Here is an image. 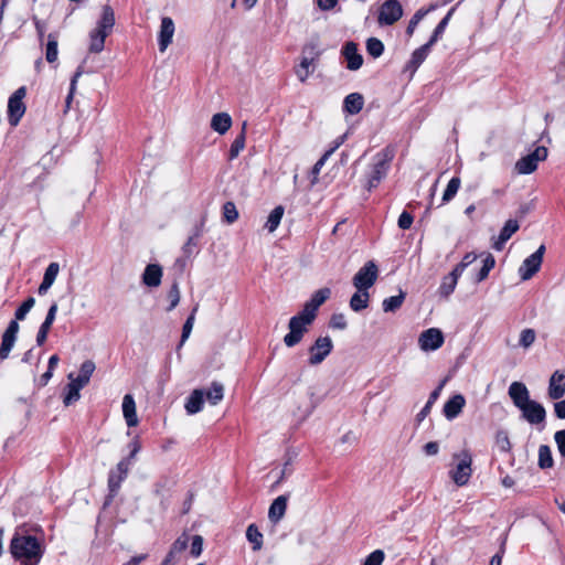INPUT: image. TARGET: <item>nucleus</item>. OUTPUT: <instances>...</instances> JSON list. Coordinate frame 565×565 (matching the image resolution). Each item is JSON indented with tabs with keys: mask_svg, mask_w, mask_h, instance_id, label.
Listing matches in <instances>:
<instances>
[{
	"mask_svg": "<svg viewBox=\"0 0 565 565\" xmlns=\"http://www.w3.org/2000/svg\"><path fill=\"white\" fill-rule=\"evenodd\" d=\"M545 245H541L533 254L526 257L519 268V275L522 280L531 279L541 268Z\"/></svg>",
	"mask_w": 565,
	"mask_h": 565,
	"instance_id": "nucleus-13",
	"label": "nucleus"
},
{
	"mask_svg": "<svg viewBox=\"0 0 565 565\" xmlns=\"http://www.w3.org/2000/svg\"><path fill=\"white\" fill-rule=\"evenodd\" d=\"M246 121L243 122V127L241 132L235 137L234 141L231 145L230 151H228V160H234L238 157L239 152L245 147L246 141Z\"/></svg>",
	"mask_w": 565,
	"mask_h": 565,
	"instance_id": "nucleus-32",
	"label": "nucleus"
},
{
	"mask_svg": "<svg viewBox=\"0 0 565 565\" xmlns=\"http://www.w3.org/2000/svg\"><path fill=\"white\" fill-rule=\"evenodd\" d=\"M128 447L130 448V452L124 459H129V468H130L132 465V460L136 457V455L140 451L141 446H140L139 440L137 438H135L132 441L129 443Z\"/></svg>",
	"mask_w": 565,
	"mask_h": 565,
	"instance_id": "nucleus-62",
	"label": "nucleus"
},
{
	"mask_svg": "<svg viewBox=\"0 0 565 565\" xmlns=\"http://www.w3.org/2000/svg\"><path fill=\"white\" fill-rule=\"evenodd\" d=\"M444 342V333L438 328H429L423 331L418 338L419 348L425 352L438 350Z\"/></svg>",
	"mask_w": 565,
	"mask_h": 565,
	"instance_id": "nucleus-14",
	"label": "nucleus"
},
{
	"mask_svg": "<svg viewBox=\"0 0 565 565\" xmlns=\"http://www.w3.org/2000/svg\"><path fill=\"white\" fill-rule=\"evenodd\" d=\"M508 394L514 406L521 411L522 417L531 425L545 422L546 411L544 406L530 398V392L524 383L513 382L509 386Z\"/></svg>",
	"mask_w": 565,
	"mask_h": 565,
	"instance_id": "nucleus-2",
	"label": "nucleus"
},
{
	"mask_svg": "<svg viewBox=\"0 0 565 565\" xmlns=\"http://www.w3.org/2000/svg\"><path fill=\"white\" fill-rule=\"evenodd\" d=\"M25 95L26 88L25 86H21L9 97L7 114L8 121L12 127H17L25 114L26 107L23 103Z\"/></svg>",
	"mask_w": 565,
	"mask_h": 565,
	"instance_id": "nucleus-8",
	"label": "nucleus"
},
{
	"mask_svg": "<svg viewBox=\"0 0 565 565\" xmlns=\"http://www.w3.org/2000/svg\"><path fill=\"white\" fill-rule=\"evenodd\" d=\"M329 326L332 329L344 330L348 327L345 316L343 313H333Z\"/></svg>",
	"mask_w": 565,
	"mask_h": 565,
	"instance_id": "nucleus-56",
	"label": "nucleus"
},
{
	"mask_svg": "<svg viewBox=\"0 0 565 565\" xmlns=\"http://www.w3.org/2000/svg\"><path fill=\"white\" fill-rule=\"evenodd\" d=\"M198 244L199 241L193 236H189L188 241L182 246V257L175 260V266L180 267L181 270L186 265V260L190 259L193 255L198 254Z\"/></svg>",
	"mask_w": 565,
	"mask_h": 565,
	"instance_id": "nucleus-28",
	"label": "nucleus"
},
{
	"mask_svg": "<svg viewBox=\"0 0 565 565\" xmlns=\"http://www.w3.org/2000/svg\"><path fill=\"white\" fill-rule=\"evenodd\" d=\"M316 2L321 11H330L338 6L339 0H317Z\"/></svg>",
	"mask_w": 565,
	"mask_h": 565,
	"instance_id": "nucleus-63",
	"label": "nucleus"
},
{
	"mask_svg": "<svg viewBox=\"0 0 565 565\" xmlns=\"http://www.w3.org/2000/svg\"><path fill=\"white\" fill-rule=\"evenodd\" d=\"M554 404L555 416L559 419H565V399H556Z\"/></svg>",
	"mask_w": 565,
	"mask_h": 565,
	"instance_id": "nucleus-64",
	"label": "nucleus"
},
{
	"mask_svg": "<svg viewBox=\"0 0 565 565\" xmlns=\"http://www.w3.org/2000/svg\"><path fill=\"white\" fill-rule=\"evenodd\" d=\"M95 369L96 365L94 361L86 360L81 364L79 373L76 377H73L72 373L68 375L71 382L66 385V393L63 398V403L65 406H70L81 398L79 392L89 383V380Z\"/></svg>",
	"mask_w": 565,
	"mask_h": 565,
	"instance_id": "nucleus-4",
	"label": "nucleus"
},
{
	"mask_svg": "<svg viewBox=\"0 0 565 565\" xmlns=\"http://www.w3.org/2000/svg\"><path fill=\"white\" fill-rule=\"evenodd\" d=\"M122 414L128 427H134L138 424L136 414V403L130 394H126L122 398Z\"/></svg>",
	"mask_w": 565,
	"mask_h": 565,
	"instance_id": "nucleus-25",
	"label": "nucleus"
},
{
	"mask_svg": "<svg viewBox=\"0 0 565 565\" xmlns=\"http://www.w3.org/2000/svg\"><path fill=\"white\" fill-rule=\"evenodd\" d=\"M435 9V6H430L428 8L418 9L414 15L408 21V25L406 28V35L412 36L418 25V23L428 14L430 11Z\"/></svg>",
	"mask_w": 565,
	"mask_h": 565,
	"instance_id": "nucleus-37",
	"label": "nucleus"
},
{
	"mask_svg": "<svg viewBox=\"0 0 565 565\" xmlns=\"http://www.w3.org/2000/svg\"><path fill=\"white\" fill-rule=\"evenodd\" d=\"M231 126L232 117L227 113H217L211 119V128L220 135L226 134Z\"/></svg>",
	"mask_w": 565,
	"mask_h": 565,
	"instance_id": "nucleus-30",
	"label": "nucleus"
},
{
	"mask_svg": "<svg viewBox=\"0 0 565 565\" xmlns=\"http://www.w3.org/2000/svg\"><path fill=\"white\" fill-rule=\"evenodd\" d=\"M82 74H83V68H82V66H78L76 72L74 73V75L71 78L70 92H68V94L66 96V99H65V103H66L67 107H70V105H71V102L73 99V95H74L75 89H76L77 81H78V78L81 77Z\"/></svg>",
	"mask_w": 565,
	"mask_h": 565,
	"instance_id": "nucleus-54",
	"label": "nucleus"
},
{
	"mask_svg": "<svg viewBox=\"0 0 565 565\" xmlns=\"http://www.w3.org/2000/svg\"><path fill=\"white\" fill-rule=\"evenodd\" d=\"M302 53L305 54V56H309L313 60H317L321 54L318 42L311 41L307 43L302 49Z\"/></svg>",
	"mask_w": 565,
	"mask_h": 565,
	"instance_id": "nucleus-57",
	"label": "nucleus"
},
{
	"mask_svg": "<svg viewBox=\"0 0 565 565\" xmlns=\"http://www.w3.org/2000/svg\"><path fill=\"white\" fill-rule=\"evenodd\" d=\"M9 550L12 557L21 565H38L44 554L41 542L29 533L25 525L15 529Z\"/></svg>",
	"mask_w": 565,
	"mask_h": 565,
	"instance_id": "nucleus-1",
	"label": "nucleus"
},
{
	"mask_svg": "<svg viewBox=\"0 0 565 565\" xmlns=\"http://www.w3.org/2000/svg\"><path fill=\"white\" fill-rule=\"evenodd\" d=\"M203 551V537L201 535H194L192 537L190 554L193 557H199Z\"/></svg>",
	"mask_w": 565,
	"mask_h": 565,
	"instance_id": "nucleus-59",
	"label": "nucleus"
},
{
	"mask_svg": "<svg viewBox=\"0 0 565 565\" xmlns=\"http://www.w3.org/2000/svg\"><path fill=\"white\" fill-rule=\"evenodd\" d=\"M57 36L53 33H50L47 35V43L45 47V58L49 63H54L57 61Z\"/></svg>",
	"mask_w": 565,
	"mask_h": 565,
	"instance_id": "nucleus-43",
	"label": "nucleus"
},
{
	"mask_svg": "<svg viewBox=\"0 0 565 565\" xmlns=\"http://www.w3.org/2000/svg\"><path fill=\"white\" fill-rule=\"evenodd\" d=\"M366 52L374 58L380 57L384 52V44L377 38H370L366 40Z\"/></svg>",
	"mask_w": 565,
	"mask_h": 565,
	"instance_id": "nucleus-47",
	"label": "nucleus"
},
{
	"mask_svg": "<svg viewBox=\"0 0 565 565\" xmlns=\"http://www.w3.org/2000/svg\"><path fill=\"white\" fill-rule=\"evenodd\" d=\"M35 303V299L33 297H28L15 310L14 317L17 320H24L26 315L33 308Z\"/></svg>",
	"mask_w": 565,
	"mask_h": 565,
	"instance_id": "nucleus-52",
	"label": "nucleus"
},
{
	"mask_svg": "<svg viewBox=\"0 0 565 565\" xmlns=\"http://www.w3.org/2000/svg\"><path fill=\"white\" fill-rule=\"evenodd\" d=\"M284 212L285 209L282 205H277L274 210H271L265 224V227L269 233H273L277 230L284 216Z\"/></svg>",
	"mask_w": 565,
	"mask_h": 565,
	"instance_id": "nucleus-41",
	"label": "nucleus"
},
{
	"mask_svg": "<svg viewBox=\"0 0 565 565\" xmlns=\"http://www.w3.org/2000/svg\"><path fill=\"white\" fill-rule=\"evenodd\" d=\"M364 106V98L360 93H351L343 100V111L350 115L359 114Z\"/></svg>",
	"mask_w": 565,
	"mask_h": 565,
	"instance_id": "nucleus-26",
	"label": "nucleus"
},
{
	"mask_svg": "<svg viewBox=\"0 0 565 565\" xmlns=\"http://www.w3.org/2000/svg\"><path fill=\"white\" fill-rule=\"evenodd\" d=\"M404 10L398 0H386L379 8L377 23L381 26L393 25L403 17Z\"/></svg>",
	"mask_w": 565,
	"mask_h": 565,
	"instance_id": "nucleus-10",
	"label": "nucleus"
},
{
	"mask_svg": "<svg viewBox=\"0 0 565 565\" xmlns=\"http://www.w3.org/2000/svg\"><path fill=\"white\" fill-rule=\"evenodd\" d=\"M204 405V391L194 390L185 402V411L189 415H194L202 411Z\"/></svg>",
	"mask_w": 565,
	"mask_h": 565,
	"instance_id": "nucleus-27",
	"label": "nucleus"
},
{
	"mask_svg": "<svg viewBox=\"0 0 565 565\" xmlns=\"http://www.w3.org/2000/svg\"><path fill=\"white\" fill-rule=\"evenodd\" d=\"M142 282L147 287H158L162 279V267L158 264H149L146 266L142 274Z\"/></svg>",
	"mask_w": 565,
	"mask_h": 565,
	"instance_id": "nucleus-24",
	"label": "nucleus"
},
{
	"mask_svg": "<svg viewBox=\"0 0 565 565\" xmlns=\"http://www.w3.org/2000/svg\"><path fill=\"white\" fill-rule=\"evenodd\" d=\"M494 266H495V259H494L493 255L490 253H487L486 257L482 260L481 268L476 274L475 282L479 284V282L483 281L484 279H487L489 276V273L491 271V269H493Z\"/></svg>",
	"mask_w": 565,
	"mask_h": 565,
	"instance_id": "nucleus-34",
	"label": "nucleus"
},
{
	"mask_svg": "<svg viewBox=\"0 0 565 565\" xmlns=\"http://www.w3.org/2000/svg\"><path fill=\"white\" fill-rule=\"evenodd\" d=\"M395 157L394 148L387 146L373 157L371 170L367 173V190L376 188L387 175L391 163Z\"/></svg>",
	"mask_w": 565,
	"mask_h": 565,
	"instance_id": "nucleus-5",
	"label": "nucleus"
},
{
	"mask_svg": "<svg viewBox=\"0 0 565 565\" xmlns=\"http://www.w3.org/2000/svg\"><path fill=\"white\" fill-rule=\"evenodd\" d=\"M537 163L532 154L529 153L516 161L515 169L521 174H530L536 170Z\"/></svg>",
	"mask_w": 565,
	"mask_h": 565,
	"instance_id": "nucleus-36",
	"label": "nucleus"
},
{
	"mask_svg": "<svg viewBox=\"0 0 565 565\" xmlns=\"http://www.w3.org/2000/svg\"><path fill=\"white\" fill-rule=\"evenodd\" d=\"M535 338H536V333L533 329H530V328L524 329L521 331L519 345L524 349H527L534 343Z\"/></svg>",
	"mask_w": 565,
	"mask_h": 565,
	"instance_id": "nucleus-53",
	"label": "nucleus"
},
{
	"mask_svg": "<svg viewBox=\"0 0 565 565\" xmlns=\"http://www.w3.org/2000/svg\"><path fill=\"white\" fill-rule=\"evenodd\" d=\"M196 311H198V305L192 309L191 313L189 315V317L186 318V320L182 327L181 339H180L179 344L177 345V352H179L181 350V348L183 347V344L189 339V337L192 332Z\"/></svg>",
	"mask_w": 565,
	"mask_h": 565,
	"instance_id": "nucleus-39",
	"label": "nucleus"
},
{
	"mask_svg": "<svg viewBox=\"0 0 565 565\" xmlns=\"http://www.w3.org/2000/svg\"><path fill=\"white\" fill-rule=\"evenodd\" d=\"M519 228H520V225L516 220H512V218L508 220L504 223L503 227L501 228L499 236L493 242L492 248L495 249L497 252L502 250L505 243L511 238V236L515 232H518Z\"/></svg>",
	"mask_w": 565,
	"mask_h": 565,
	"instance_id": "nucleus-20",
	"label": "nucleus"
},
{
	"mask_svg": "<svg viewBox=\"0 0 565 565\" xmlns=\"http://www.w3.org/2000/svg\"><path fill=\"white\" fill-rule=\"evenodd\" d=\"M433 46L434 45L427 41L425 44H423L422 46L416 49L412 53L409 61L405 65V71H408V72H411V74H414L418 70V67L424 63V61L427 58Z\"/></svg>",
	"mask_w": 565,
	"mask_h": 565,
	"instance_id": "nucleus-19",
	"label": "nucleus"
},
{
	"mask_svg": "<svg viewBox=\"0 0 565 565\" xmlns=\"http://www.w3.org/2000/svg\"><path fill=\"white\" fill-rule=\"evenodd\" d=\"M379 276L377 265L373 260L366 262L354 275L352 282L359 291H367Z\"/></svg>",
	"mask_w": 565,
	"mask_h": 565,
	"instance_id": "nucleus-9",
	"label": "nucleus"
},
{
	"mask_svg": "<svg viewBox=\"0 0 565 565\" xmlns=\"http://www.w3.org/2000/svg\"><path fill=\"white\" fill-rule=\"evenodd\" d=\"M369 298H370L369 291H366V290L359 291L358 290L355 294L352 295V297L350 299V308L355 312L362 311L363 309L367 308Z\"/></svg>",
	"mask_w": 565,
	"mask_h": 565,
	"instance_id": "nucleus-40",
	"label": "nucleus"
},
{
	"mask_svg": "<svg viewBox=\"0 0 565 565\" xmlns=\"http://www.w3.org/2000/svg\"><path fill=\"white\" fill-rule=\"evenodd\" d=\"M447 379H444L439 385L430 393L428 401L426 402L425 406L420 409V412L416 415V422L419 424L422 423L430 413V409L435 402L439 398L440 393L443 391L444 385L446 384Z\"/></svg>",
	"mask_w": 565,
	"mask_h": 565,
	"instance_id": "nucleus-29",
	"label": "nucleus"
},
{
	"mask_svg": "<svg viewBox=\"0 0 565 565\" xmlns=\"http://www.w3.org/2000/svg\"><path fill=\"white\" fill-rule=\"evenodd\" d=\"M465 405V396L461 394H456L445 403L443 413L448 420H452L459 416Z\"/></svg>",
	"mask_w": 565,
	"mask_h": 565,
	"instance_id": "nucleus-22",
	"label": "nucleus"
},
{
	"mask_svg": "<svg viewBox=\"0 0 565 565\" xmlns=\"http://www.w3.org/2000/svg\"><path fill=\"white\" fill-rule=\"evenodd\" d=\"M495 445L502 452L511 451V441L507 430L500 429L495 434Z\"/></svg>",
	"mask_w": 565,
	"mask_h": 565,
	"instance_id": "nucleus-50",
	"label": "nucleus"
},
{
	"mask_svg": "<svg viewBox=\"0 0 565 565\" xmlns=\"http://www.w3.org/2000/svg\"><path fill=\"white\" fill-rule=\"evenodd\" d=\"M180 298H181V296H180L179 282L177 280H174L168 291V299L170 301V305L168 306L167 311H172L179 305Z\"/></svg>",
	"mask_w": 565,
	"mask_h": 565,
	"instance_id": "nucleus-51",
	"label": "nucleus"
},
{
	"mask_svg": "<svg viewBox=\"0 0 565 565\" xmlns=\"http://www.w3.org/2000/svg\"><path fill=\"white\" fill-rule=\"evenodd\" d=\"M385 554L382 550H375L364 559L363 565H382Z\"/></svg>",
	"mask_w": 565,
	"mask_h": 565,
	"instance_id": "nucleus-55",
	"label": "nucleus"
},
{
	"mask_svg": "<svg viewBox=\"0 0 565 565\" xmlns=\"http://www.w3.org/2000/svg\"><path fill=\"white\" fill-rule=\"evenodd\" d=\"M315 318L303 311L292 316L288 322L289 332L284 337V343L287 348H294L299 344L303 335L308 332V327L312 324Z\"/></svg>",
	"mask_w": 565,
	"mask_h": 565,
	"instance_id": "nucleus-6",
	"label": "nucleus"
},
{
	"mask_svg": "<svg viewBox=\"0 0 565 565\" xmlns=\"http://www.w3.org/2000/svg\"><path fill=\"white\" fill-rule=\"evenodd\" d=\"M460 183H461V181L458 177H452L449 180V182L444 191V194H443V203H447L455 198V195L457 194V192L460 188Z\"/></svg>",
	"mask_w": 565,
	"mask_h": 565,
	"instance_id": "nucleus-46",
	"label": "nucleus"
},
{
	"mask_svg": "<svg viewBox=\"0 0 565 565\" xmlns=\"http://www.w3.org/2000/svg\"><path fill=\"white\" fill-rule=\"evenodd\" d=\"M58 271H60V265H58V263L53 262V263H51V264L46 267V269H45V271H44L43 279H44V280H47V281H50V282H52V284H54V281H55V279H56V277H57V275H58Z\"/></svg>",
	"mask_w": 565,
	"mask_h": 565,
	"instance_id": "nucleus-58",
	"label": "nucleus"
},
{
	"mask_svg": "<svg viewBox=\"0 0 565 565\" xmlns=\"http://www.w3.org/2000/svg\"><path fill=\"white\" fill-rule=\"evenodd\" d=\"M289 495L277 497L268 509V519L273 524H277L285 515Z\"/></svg>",
	"mask_w": 565,
	"mask_h": 565,
	"instance_id": "nucleus-23",
	"label": "nucleus"
},
{
	"mask_svg": "<svg viewBox=\"0 0 565 565\" xmlns=\"http://www.w3.org/2000/svg\"><path fill=\"white\" fill-rule=\"evenodd\" d=\"M414 222V217L411 213L407 211H403L398 217L397 225L401 230H408L411 228L412 224Z\"/></svg>",
	"mask_w": 565,
	"mask_h": 565,
	"instance_id": "nucleus-60",
	"label": "nucleus"
},
{
	"mask_svg": "<svg viewBox=\"0 0 565 565\" xmlns=\"http://www.w3.org/2000/svg\"><path fill=\"white\" fill-rule=\"evenodd\" d=\"M246 539L253 545V551H259L263 547V533L257 525L252 523L246 529Z\"/></svg>",
	"mask_w": 565,
	"mask_h": 565,
	"instance_id": "nucleus-35",
	"label": "nucleus"
},
{
	"mask_svg": "<svg viewBox=\"0 0 565 565\" xmlns=\"http://www.w3.org/2000/svg\"><path fill=\"white\" fill-rule=\"evenodd\" d=\"M539 467L541 469L552 468L554 465V460L552 457V450L547 445H541L539 447Z\"/></svg>",
	"mask_w": 565,
	"mask_h": 565,
	"instance_id": "nucleus-44",
	"label": "nucleus"
},
{
	"mask_svg": "<svg viewBox=\"0 0 565 565\" xmlns=\"http://www.w3.org/2000/svg\"><path fill=\"white\" fill-rule=\"evenodd\" d=\"M456 8H451L447 14L439 21L435 30L433 31L428 42L433 45H435L444 35L445 30L451 19V15L454 14Z\"/></svg>",
	"mask_w": 565,
	"mask_h": 565,
	"instance_id": "nucleus-33",
	"label": "nucleus"
},
{
	"mask_svg": "<svg viewBox=\"0 0 565 565\" xmlns=\"http://www.w3.org/2000/svg\"><path fill=\"white\" fill-rule=\"evenodd\" d=\"M56 312H57V303L53 302L50 306L46 317H45L44 321L42 322V324L40 326L38 334H36L35 341L39 347L43 345L45 343V341L47 339V334H49V332L52 328V324L55 320Z\"/></svg>",
	"mask_w": 565,
	"mask_h": 565,
	"instance_id": "nucleus-21",
	"label": "nucleus"
},
{
	"mask_svg": "<svg viewBox=\"0 0 565 565\" xmlns=\"http://www.w3.org/2000/svg\"><path fill=\"white\" fill-rule=\"evenodd\" d=\"M455 458L458 459V463L456 469L451 471V478L457 486L462 487L468 483L471 477L472 457L468 450H462L460 454H456Z\"/></svg>",
	"mask_w": 565,
	"mask_h": 565,
	"instance_id": "nucleus-11",
	"label": "nucleus"
},
{
	"mask_svg": "<svg viewBox=\"0 0 565 565\" xmlns=\"http://www.w3.org/2000/svg\"><path fill=\"white\" fill-rule=\"evenodd\" d=\"M345 60L347 68L358 71L363 64V56L359 53L358 44L353 41L347 42L341 50Z\"/></svg>",
	"mask_w": 565,
	"mask_h": 565,
	"instance_id": "nucleus-15",
	"label": "nucleus"
},
{
	"mask_svg": "<svg viewBox=\"0 0 565 565\" xmlns=\"http://www.w3.org/2000/svg\"><path fill=\"white\" fill-rule=\"evenodd\" d=\"M332 350L333 342L329 335L317 338L313 344L308 349V363L310 365H318L322 363Z\"/></svg>",
	"mask_w": 565,
	"mask_h": 565,
	"instance_id": "nucleus-12",
	"label": "nucleus"
},
{
	"mask_svg": "<svg viewBox=\"0 0 565 565\" xmlns=\"http://www.w3.org/2000/svg\"><path fill=\"white\" fill-rule=\"evenodd\" d=\"M129 470V459H121L116 465V468L109 470L107 480L108 494L104 500V509L113 503L115 497L119 492L122 481L127 478Z\"/></svg>",
	"mask_w": 565,
	"mask_h": 565,
	"instance_id": "nucleus-7",
	"label": "nucleus"
},
{
	"mask_svg": "<svg viewBox=\"0 0 565 565\" xmlns=\"http://www.w3.org/2000/svg\"><path fill=\"white\" fill-rule=\"evenodd\" d=\"M406 294L403 290H399V294L396 296H391L388 298H385L382 302V308L384 312H395L398 310L404 300H405Z\"/></svg>",
	"mask_w": 565,
	"mask_h": 565,
	"instance_id": "nucleus-38",
	"label": "nucleus"
},
{
	"mask_svg": "<svg viewBox=\"0 0 565 565\" xmlns=\"http://www.w3.org/2000/svg\"><path fill=\"white\" fill-rule=\"evenodd\" d=\"M115 25V12L108 4L102 9V14L97 21V26L89 33V46L90 53H100L105 47V40L111 33Z\"/></svg>",
	"mask_w": 565,
	"mask_h": 565,
	"instance_id": "nucleus-3",
	"label": "nucleus"
},
{
	"mask_svg": "<svg viewBox=\"0 0 565 565\" xmlns=\"http://www.w3.org/2000/svg\"><path fill=\"white\" fill-rule=\"evenodd\" d=\"M457 282L455 278H450L448 275L443 278V281L438 288L440 297L448 298L455 290Z\"/></svg>",
	"mask_w": 565,
	"mask_h": 565,
	"instance_id": "nucleus-49",
	"label": "nucleus"
},
{
	"mask_svg": "<svg viewBox=\"0 0 565 565\" xmlns=\"http://www.w3.org/2000/svg\"><path fill=\"white\" fill-rule=\"evenodd\" d=\"M223 221L227 224H233L238 218V211L232 201H227L222 206Z\"/></svg>",
	"mask_w": 565,
	"mask_h": 565,
	"instance_id": "nucleus-45",
	"label": "nucleus"
},
{
	"mask_svg": "<svg viewBox=\"0 0 565 565\" xmlns=\"http://www.w3.org/2000/svg\"><path fill=\"white\" fill-rule=\"evenodd\" d=\"M17 341L15 337L2 334L1 338V345H0V360L8 359L12 348L14 347V343Z\"/></svg>",
	"mask_w": 565,
	"mask_h": 565,
	"instance_id": "nucleus-48",
	"label": "nucleus"
},
{
	"mask_svg": "<svg viewBox=\"0 0 565 565\" xmlns=\"http://www.w3.org/2000/svg\"><path fill=\"white\" fill-rule=\"evenodd\" d=\"M547 395L551 399H561L565 395V371L556 370L551 375Z\"/></svg>",
	"mask_w": 565,
	"mask_h": 565,
	"instance_id": "nucleus-17",
	"label": "nucleus"
},
{
	"mask_svg": "<svg viewBox=\"0 0 565 565\" xmlns=\"http://www.w3.org/2000/svg\"><path fill=\"white\" fill-rule=\"evenodd\" d=\"M331 290L329 288H321L315 291L311 298L303 305L301 311L308 313L316 319L318 309L323 305L330 297Z\"/></svg>",
	"mask_w": 565,
	"mask_h": 565,
	"instance_id": "nucleus-16",
	"label": "nucleus"
},
{
	"mask_svg": "<svg viewBox=\"0 0 565 565\" xmlns=\"http://www.w3.org/2000/svg\"><path fill=\"white\" fill-rule=\"evenodd\" d=\"M174 34V22L170 17L161 19L160 31L158 35L159 51L164 52L171 44Z\"/></svg>",
	"mask_w": 565,
	"mask_h": 565,
	"instance_id": "nucleus-18",
	"label": "nucleus"
},
{
	"mask_svg": "<svg viewBox=\"0 0 565 565\" xmlns=\"http://www.w3.org/2000/svg\"><path fill=\"white\" fill-rule=\"evenodd\" d=\"M188 547V539L185 536L178 537L170 547V551L166 555L164 559L160 565H172L173 558L177 554L182 553Z\"/></svg>",
	"mask_w": 565,
	"mask_h": 565,
	"instance_id": "nucleus-31",
	"label": "nucleus"
},
{
	"mask_svg": "<svg viewBox=\"0 0 565 565\" xmlns=\"http://www.w3.org/2000/svg\"><path fill=\"white\" fill-rule=\"evenodd\" d=\"M554 439L559 455L565 458V429L557 430L554 434Z\"/></svg>",
	"mask_w": 565,
	"mask_h": 565,
	"instance_id": "nucleus-61",
	"label": "nucleus"
},
{
	"mask_svg": "<svg viewBox=\"0 0 565 565\" xmlns=\"http://www.w3.org/2000/svg\"><path fill=\"white\" fill-rule=\"evenodd\" d=\"M224 396V387L218 382H213L209 390L204 391V397L212 405H216L218 402L223 399Z\"/></svg>",
	"mask_w": 565,
	"mask_h": 565,
	"instance_id": "nucleus-42",
	"label": "nucleus"
}]
</instances>
